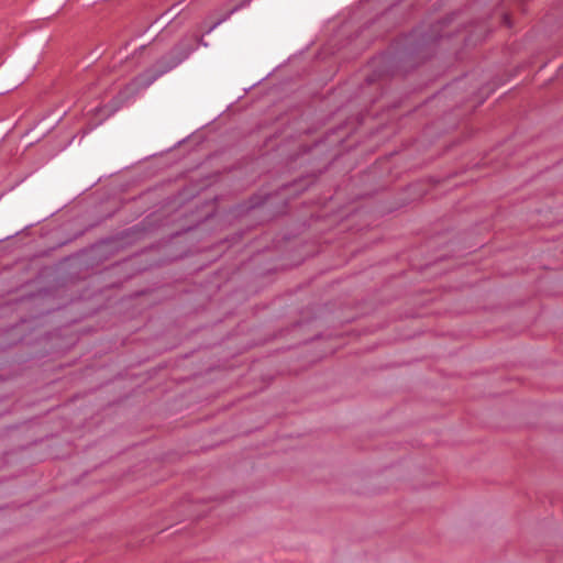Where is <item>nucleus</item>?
<instances>
[{
    "label": "nucleus",
    "instance_id": "1",
    "mask_svg": "<svg viewBox=\"0 0 563 563\" xmlns=\"http://www.w3.org/2000/svg\"><path fill=\"white\" fill-rule=\"evenodd\" d=\"M250 1H251V0H245V1H243V3H242L241 5L233 8V9L231 10V12H230V13H233V12H234V11H236L238 9H240V8L244 7V5H247V4L250 3Z\"/></svg>",
    "mask_w": 563,
    "mask_h": 563
}]
</instances>
